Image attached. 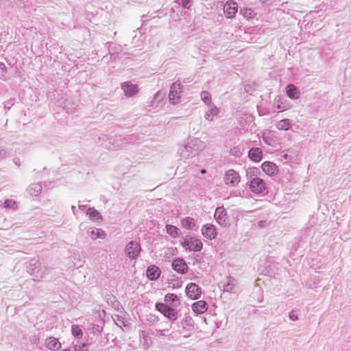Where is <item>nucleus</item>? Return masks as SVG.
<instances>
[{
	"mask_svg": "<svg viewBox=\"0 0 351 351\" xmlns=\"http://www.w3.org/2000/svg\"><path fill=\"white\" fill-rule=\"evenodd\" d=\"M204 147V143L202 141L192 138L186 145L180 147L178 152L182 159H189L197 156Z\"/></svg>",
	"mask_w": 351,
	"mask_h": 351,
	"instance_id": "f257e3e1",
	"label": "nucleus"
},
{
	"mask_svg": "<svg viewBox=\"0 0 351 351\" xmlns=\"http://www.w3.org/2000/svg\"><path fill=\"white\" fill-rule=\"evenodd\" d=\"M130 137H122L121 136H117L115 139L112 140L106 135L102 134L99 136L95 141L99 146H102L106 149H120L123 145L127 143Z\"/></svg>",
	"mask_w": 351,
	"mask_h": 351,
	"instance_id": "f03ea898",
	"label": "nucleus"
},
{
	"mask_svg": "<svg viewBox=\"0 0 351 351\" xmlns=\"http://www.w3.org/2000/svg\"><path fill=\"white\" fill-rule=\"evenodd\" d=\"M181 245L186 250L199 252L203 247L202 242L192 237H185L181 241Z\"/></svg>",
	"mask_w": 351,
	"mask_h": 351,
	"instance_id": "7ed1b4c3",
	"label": "nucleus"
},
{
	"mask_svg": "<svg viewBox=\"0 0 351 351\" xmlns=\"http://www.w3.org/2000/svg\"><path fill=\"white\" fill-rule=\"evenodd\" d=\"M157 311L170 320L175 321L178 319V311L170 307L167 304L158 302L155 305Z\"/></svg>",
	"mask_w": 351,
	"mask_h": 351,
	"instance_id": "20e7f679",
	"label": "nucleus"
},
{
	"mask_svg": "<svg viewBox=\"0 0 351 351\" xmlns=\"http://www.w3.org/2000/svg\"><path fill=\"white\" fill-rule=\"evenodd\" d=\"M182 84L176 82L172 84L169 93V102L173 105L180 103V94H181Z\"/></svg>",
	"mask_w": 351,
	"mask_h": 351,
	"instance_id": "39448f33",
	"label": "nucleus"
},
{
	"mask_svg": "<svg viewBox=\"0 0 351 351\" xmlns=\"http://www.w3.org/2000/svg\"><path fill=\"white\" fill-rule=\"evenodd\" d=\"M141 250L140 244L136 242L132 241L125 247V254L131 258L134 259L138 257Z\"/></svg>",
	"mask_w": 351,
	"mask_h": 351,
	"instance_id": "423d86ee",
	"label": "nucleus"
},
{
	"mask_svg": "<svg viewBox=\"0 0 351 351\" xmlns=\"http://www.w3.org/2000/svg\"><path fill=\"white\" fill-rule=\"evenodd\" d=\"M223 180L227 185L235 186L240 182V176L234 169H229L226 172Z\"/></svg>",
	"mask_w": 351,
	"mask_h": 351,
	"instance_id": "0eeeda50",
	"label": "nucleus"
},
{
	"mask_svg": "<svg viewBox=\"0 0 351 351\" xmlns=\"http://www.w3.org/2000/svg\"><path fill=\"white\" fill-rule=\"evenodd\" d=\"M250 189L252 193L260 194L266 189L265 182L260 178H254L250 182Z\"/></svg>",
	"mask_w": 351,
	"mask_h": 351,
	"instance_id": "6e6552de",
	"label": "nucleus"
},
{
	"mask_svg": "<svg viewBox=\"0 0 351 351\" xmlns=\"http://www.w3.org/2000/svg\"><path fill=\"white\" fill-rule=\"evenodd\" d=\"M186 294L192 300H197L202 294L201 288L195 283L191 282L186 287Z\"/></svg>",
	"mask_w": 351,
	"mask_h": 351,
	"instance_id": "1a4fd4ad",
	"label": "nucleus"
},
{
	"mask_svg": "<svg viewBox=\"0 0 351 351\" xmlns=\"http://www.w3.org/2000/svg\"><path fill=\"white\" fill-rule=\"evenodd\" d=\"M110 58L112 60H117L121 59L125 53L123 52V49L121 45H111L108 49Z\"/></svg>",
	"mask_w": 351,
	"mask_h": 351,
	"instance_id": "9d476101",
	"label": "nucleus"
},
{
	"mask_svg": "<svg viewBox=\"0 0 351 351\" xmlns=\"http://www.w3.org/2000/svg\"><path fill=\"white\" fill-rule=\"evenodd\" d=\"M238 11L237 3L233 1H227L223 6V12L228 19H232Z\"/></svg>",
	"mask_w": 351,
	"mask_h": 351,
	"instance_id": "9b49d317",
	"label": "nucleus"
},
{
	"mask_svg": "<svg viewBox=\"0 0 351 351\" xmlns=\"http://www.w3.org/2000/svg\"><path fill=\"white\" fill-rule=\"evenodd\" d=\"M172 268L179 274H184L188 272L189 267L183 258H177L172 262Z\"/></svg>",
	"mask_w": 351,
	"mask_h": 351,
	"instance_id": "f8f14e48",
	"label": "nucleus"
},
{
	"mask_svg": "<svg viewBox=\"0 0 351 351\" xmlns=\"http://www.w3.org/2000/svg\"><path fill=\"white\" fill-rule=\"evenodd\" d=\"M121 88L127 97H132L138 92V86L129 81L122 83Z\"/></svg>",
	"mask_w": 351,
	"mask_h": 351,
	"instance_id": "ddd939ff",
	"label": "nucleus"
},
{
	"mask_svg": "<svg viewBox=\"0 0 351 351\" xmlns=\"http://www.w3.org/2000/svg\"><path fill=\"white\" fill-rule=\"evenodd\" d=\"M214 217L219 225L223 226L227 225V213L223 207H217L215 210Z\"/></svg>",
	"mask_w": 351,
	"mask_h": 351,
	"instance_id": "4468645a",
	"label": "nucleus"
},
{
	"mask_svg": "<svg viewBox=\"0 0 351 351\" xmlns=\"http://www.w3.org/2000/svg\"><path fill=\"white\" fill-rule=\"evenodd\" d=\"M237 280L232 277H228L225 280L219 283V287L226 292H234Z\"/></svg>",
	"mask_w": 351,
	"mask_h": 351,
	"instance_id": "2eb2a0df",
	"label": "nucleus"
},
{
	"mask_svg": "<svg viewBox=\"0 0 351 351\" xmlns=\"http://www.w3.org/2000/svg\"><path fill=\"white\" fill-rule=\"evenodd\" d=\"M202 233L206 238L213 239L217 236V230L214 225L206 224L202 228Z\"/></svg>",
	"mask_w": 351,
	"mask_h": 351,
	"instance_id": "dca6fc26",
	"label": "nucleus"
},
{
	"mask_svg": "<svg viewBox=\"0 0 351 351\" xmlns=\"http://www.w3.org/2000/svg\"><path fill=\"white\" fill-rule=\"evenodd\" d=\"M263 171L269 176H272L278 172V167L272 162L265 161L261 165Z\"/></svg>",
	"mask_w": 351,
	"mask_h": 351,
	"instance_id": "f3484780",
	"label": "nucleus"
},
{
	"mask_svg": "<svg viewBox=\"0 0 351 351\" xmlns=\"http://www.w3.org/2000/svg\"><path fill=\"white\" fill-rule=\"evenodd\" d=\"M160 269L156 265H151L148 267L146 274L147 277L151 280H157L160 275Z\"/></svg>",
	"mask_w": 351,
	"mask_h": 351,
	"instance_id": "a211bd4d",
	"label": "nucleus"
},
{
	"mask_svg": "<svg viewBox=\"0 0 351 351\" xmlns=\"http://www.w3.org/2000/svg\"><path fill=\"white\" fill-rule=\"evenodd\" d=\"M193 311L198 314H202L207 311L208 304L204 300H199L192 304Z\"/></svg>",
	"mask_w": 351,
	"mask_h": 351,
	"instance_id": "6ab92c4d",
	"label": "nucleus"
},
{
	"mask_svg": "<svg viewBox=\"0 0 351 351\" xmlns=\"http://www.w3.org/2000/svg\"><path fill=\"white\" fill-rule=\"evenodd\" d=\"M248 156L252 160L259 162L263 156L262 150L258 147L251 148L248 152Z\"/></svg>",
	"mask_w": 351,
	"mask_h": 351,
	"instance_id": "aec40b11",
	"label": "nucleus"
},
{
	"mask_svg": "<svg viewBox=\"0 0 351 351\" xmlns=\"http://www.w3.org/2000/svg\"><path fill=\"white\" fill-rule=\"evenodd\" d=\"M287 96L291 99H298L300 97L298 88L293 84H289L286 87Z\"/></svg>",
	"mask_w": 351,
	"mask_h": 351,
	"instance_id": "412c9836",
	"label": "nucleus"
},
{
	"mask_svg": "<svg viewBox=\"0 0 351 351\" xmlns=\"http://www.w3.org/2000/svg\"><path fill=\"white\" fill-rule=\"evenodd\" d=\"M208 106L209 107V109L205 113L204 118L206 120L211 121L213 120L214 117L217 116L219 113V109L215 104Z\"/></svg>",
	"mask_w": 351,
	"mask_h": 351,
	"instance_id": "4be33fe9",
	"label": "nucleus"
},
{
	"mask_svg": "<svg viewBox=\"0 0 351 351\" xmlns=\"http://www.w3.org/2000/svg\"><path fill=\"white\" fill-rule=\"evenodd\" d=\"M180 326L182 328L186 331L191 332L194 329V322L192 318L186 317L180 322Z\"/></svg>",
	"mask_w": 351,
	"mask_h": 351,
	"instance_id": "5701e85b",
	"label": "nucleus"
},
{
	"mask_svg": "<svg viewBox=\"0 0 351 351\" xmlns=\"http://www.w3.org/2000/svg\"><path fill=\"white\" fill-rule=\"evenodd\" d=\"M165 301L166 303L169 304L173 307H177L180 305V300L178 297L173 293H167L165 296Z\"/></svg>",
	"mask_w": 351,
	"mask_h": 351,
	"instance_id": "b1692460",
	"label": "nucleus"
},
{
	"mask_svg": "<svg viewBox=\"0 0 351 351\" xmlns=\"http://www.w3.org/2000/svg\"><path fill=\"white\" fill-rule=\"evenodd\" d=\"M46 346L52 350H58L61 347V344L58 342V339L55 337H49L45 341Z\"/></svg>",
	"mask_w": 351,
	"mask_h": 351,
	"instance_id": "393cba45",
	"label": "nucleus"
},
{
	"mask_svg": "<svg viewBox=\"0 0 351 351\" xmlns=\"http://www.w3.org/2000/svg\"><path fill=\"white\" fill-rule=\"evenodd\" d=\"M292 125V122L289 119H284L276 123V127L279 130H288Z\"/></svg>",
	"mask_w": 351,
	"mask_h": 351,
	"instance_id": "a878e982",
	"label": "nucleus"
},
{
	"mask_svg": "<svg viewBox=\"0 0 351 351\" xmlns=\"http://www.w3.org/2000/svg\"><path fill=\"white\" fill-rule=\"evenodd\" d=\"M139 338H140V343L142 345L143 348L145 350H147V348H149V346H150V339L148 336L146 335L145 331H143V330L140 331Z\"/></svg>",
	"mask_w": 351,
	"mask_h": 351,
	"instance_id": "bb28decb",
	"label": "nucleus"
},
{
	"mask_svg": "<svg viewBox=\"0 0 351 351\" xmlns=\"http://www.w3.org/2000/svg\"><path fill=\"white\" fill-rule=\"evenodd\" d=\"M86 215L90 219L96 221L102 219V217L100 213L94 208H88L86 210Z\"/></svg>",
	"mask_w": 351,
	"mask_h": 351,
	"instance_id": "cd10ccee",
	"label": "nucleus"
},
{
	"mask_svg": "<svg viewBox=\"0 0 351 351\" xmlns=\"http://www.w3.org/2000/svg\"><path fill=\"white\" fill-rule=\"evenodd\" d=\"M27 191L32 196H38L42 191V186L38 183H34L28 187Z\"/></svg>",
	"mask_w": 351,
	"mask_h": 351,
	"instance_id": "c85d7f7f",
	"label": "nucleus"
},
{
	"mask_svg": "<svg viewBox=\"0 0 351 351\" xmlns=\"http://www.w3.org/2000/svg\"><path fill=\"white\" fill-rule=\"evenodd\" d=\"M165 228L167 234L170 235L171 237L177 238L180 235V230L177 227L173 225L167 224Z\"/></svg>",
	"mask_w": 351,
	"mask_h": 351,
	"instance_id": "c756f323",
	"label": "nucleus"
},
{
	"mask_svg": "<svg viewBox=\"0 0 351 351\" xmlns=\"http://www.w3.org/2000/svg\"><path fill=\"white\" fill-rule=\"evenodd\" d=\"M182 226L188 230H191L195 226V220L191 217H185L181 221Z\"/></svg>",
	"mask_w": 351,
	"mask_h": 351,
	"instance_id": "7c9ffc66",
	"label": "nucleus"
},
{
	"mask_svg": "<svg viewBox=\"0 0 351 351\" xmlns=\"http://www.w3.org/2000/svg\"><path fill=\"white\" fill-rule=\"evenodd\" d=\"M201 99L204 101V103L207 106L212 105L211 101V95L209 92L204 90L201 93L200 95Z\"/></svg>",
	"mask_w": 351,
	"mask_h": 351,
	"instance_id": "2f4dec72",
	"label": "nucleus"
},
{
	"mask_svg": "<svg viewBox=\"0 0 351 351\" xmlns=\"http://www.w3.org/2000/svg\"><path fill=\"white\" fill-rule=\"evenodd\" d=\"M90 235L91 239L95 240L98 238L104 239L105 237V233H104V231L102 230L101 229H95V230H93L90 232Z\"/></svg>",
	"mask_w": 351,
	"mask_h": 351,
	"instance_id": "473e14b6",
	"label": "nucleus"
},
{
	"mask_svg": "<svg viewBox=\"0 0 351 351\" xmlns=\"http://www.w3.org/2000/svg\"><path fill=\"white\" fill-rule=\"evenodd\" d=\"M72 335L78 339L81 338L83 335L82 329L77 325H72L71 326Z\"/></svg>",
	"mask_w": 351,
	"mask_h": 351,
	"instance_id": "72a5a7b5",
	"label": "nucleus"
},
{
	"mask_svg": "<svg viewBox=\"0 0 351 351\" xmlns=\"http://www.w3.org/2000/svg\"><path fill=\"white\" fill-rule=\"evenodd\" d=\"M3 206L6 208L16 210L17 208L16 203L14 200L7 199L3 202Z\"/></svg>",
	"mask_w": 351,
	"mask_h": 351,
	"instance_id": "f704fd0d",
	"label": "nucleus"
},
{
	"mask_svg": "<svg viewBox=\"0 0 351 351\" xmlns=\"http://www.w3.org/2000/svg\"><path fill=\"white\" fill-rule=\"evenodd\" d=\"M88 346V343H79L74 345V351H87L86 348Z\"/></svg>",
	"mask_w": 351,
	"mask_h": 351,
	"instance_id": "c9c22d12",
	"label": "nucleus"
},
{
	"mask_svg": "<svg viewBox=\"0 0 351 351\" xmlns=\"http://www.w3.org/2000/svg\"><path fill=\"white\" fill-rule=\"evenodd\" d=\"M169 285L171 286L173 289L180 288L182 287V282L179 280H172L169 282Z\"/></svg>",
	"mask_w": 351,
	"mask_h": 351,
	"instance_id": "e433bc0d",
	"label": "nucleus"
},
{
	"mask_svg": "<svg viewBox=\"0 0 351 351\" xmlns=\"http://www.w3.org/2000/svg\"><path fill=\"white\" fill-rule=\"evenodd\" d=\"M181 1L180 4L182 7L185 8H189L191 5V1L193 0H180Z\"/></svg>",
	"mask_w": 351,
	"mask_h": 351,
	"instance_id": "4c0bfd02",
	"label": "nucleus"
},
{
	"mask_svg": "<svg viewBox=\"0 0 351 351\" xmlns=\"http://www.w3.org/2000/svg\"><path fill=\"white\" fill-rule=\"evenodd\" d=\"M289 317L292 321H296L298 319V316L295 311H292L289 314Z\"/></svg>",
	"mask_w": 351,
	"mask_h": 351,
	"instance_id": "58836bf2",
	"label": "nucleus"
},
{
	"mask_svg": "<svg viewBox=\"0 0 351 351\" xmlns=\"http://www.w3.org/2000/svg\"><path fill=\"white\" fill-rule=\"evenodd\" d=\"M3 105H4V108L5 109H10V108L14 105V103L12 101V100H8V101H6L3 103Z\"/></svg>",
	"mask_w": 351,
	"mask_h": 351,
	"instance_id": "ea45409f",
	"label": "nucleus"
},
{
	"mask_svg": "<svg viewBox=\"0 0 351 351\" xmlns=\"http://www.w3.org/2000/svg\"><path fill=\"white\" fill-rule=\"evenodd\" d=\"M30 265H33L34 267V269H36L40 265V263L37 261H32Z\"/></svg>",
	"mask_w": 351,
	"mask_h": 351,
	"instance_id": "a19ab883",
	"label": "nucleus"
},
{
	"mask_svg": "<svg viewBox=\"0 0 351 351\" xmlns=\"http://www.w3.org/2000/svg\"><path fill=\"white\" fill-rule=\"evenodd\" d=\"M319 283V280L318 279H316L315 281H313V285L310 284L309 286L311 288L316 287Z\"/></svg>",
	"mask_w": 351,
	"mask_h": 351,
	"instance_id": "79ce46f5",
	"label": "nucleus"
},
{
	"mask_svg": "<svg viewBox=\"0 0 351 351\" xmlns=\"http://www.w3.org/2000/svg\"><path fill=\"white\" fill-rule=\"evenodd\" d=\"M168 330H169L168 329L159 330L158 332L160 336H165V335H167L166 332H167Z\"/></svg>",
	"mask_w": 351,
	"mask_h": 351,
	"instance_id": "37998d69",
	"label": "nucleus"
},
{
	"mask_svg": "<svg viewBox=\"0 0 351 351\" xmlns=\"http://www.w3.org/2000/svg\"><path fill=\"white\" fill-rule=\"evenodd\" d=\"M0 69L5 71H6V66L3 62H0Z\"/></svg>",
	"mask_w": 351,
	"mask_h": 351,
	"instance_id": "c03bdc74",
	"label": "nucleus"
},
{
	"mask_svg": "<svg viewBox=\"0 0 351 351\" xmlns=\"http://www.w3.org/2000/svg\"><path fill=\"white\" fill-rule=\"evenodd\" d=\"M5 156V152L3 149H0V159Z\"/></svg>",
	"mask_w": 351,
	"mask_h": 351,
	"instance_id": "a18cd8bd",
	"label": "nucleus"
},
{
	"mask_svg": "<svg viewBox=\"0 0 351 351\" xmlns=\"http://www.w3.org/2000/svg\"><path fill=\"white\" fill-rule=\"evenodd\" d=\"M250 89H251V88H250V85H246V86H245V90L246 92H247V93H248V92H250Z\"/></svg>",
	"mask_w": 351,
	"mask_h": 351,
	"instance_id": "49530a36",
	"label": "nucleus"
},
{
	"mask_svg": "<svg viewBox=\"0 0 351 351\" xmlns=\"http://www.w3.org/2000/svg\"><path fill=\"white\" fill-rule=\"evenodd\" d=\"M85 207H86V205H82V204H79V205H78V208L80 210H83L84 208H85Z\"/></svg>",
	"mask_w": 351,
	"mask_h": 351,
	"instance_id": "de8ad7c7",
	"label": "nucleus"
},
{
	"mask_svg": "<svg viewBox=\"0 0 351 351\" xmlns=\"http://www.w3.org/2000/svg\"><path fill=\"white\" fill-rule=\"evenodd\" d=\"M72 212L75 215L76 207L75 206H71Z\"/></svg>",
	"mask_w": 351,
	"mask_h": 351,
	"instance_id": "09e8293b",
	"label": "nucleus"
},
{
	"mask_svg": "<svg viewBox=\"0 0 351 351\" xmlns=\"http://www.w3.org/2000/svg\"><path fill=\"white\" fill-rule=\"evenodd\" d=\"M263 138L265 143L269 144V141H267V136L265 134H263Z\"/></svg>",
	"mask_w": 351,
	"mask_h": 351,
	"instance_id": "8fccbe9b",
	"label": "nucleus"
},
{
	"mask_svg": "<svg viewBox=\"0 0 351 351\" xmlns=\"http://www.w3.org/2000/svg\"><path fill=\"white\" fill-rule=\"evenodd\" d=\"M264 223L265 222L263 221H258V225L259 227H263Z\"/></svg>",
	"mask_w": 351,
	"mask_h": 351,
	"instance_id": "3c124183",
	"label": "nucleus"
},
{
	"mask_svg": "<svg viewBox=\"0 0 351 351\" xmlns=\"http://www.w3.org/2000/svg\"><path fill=\"white\" fill-rule=\"evenodd\" d=\"M94 328L96 329V330H97V331L100 332V330H99V326L98 325L95 326Z\"/></svg>",
	"mask_w": 351,
	"mask_h": 351,
	"instance_id": "603ef678",
	"label": "nucleus"
},
{
	"mask_svg": "<svg viewBox=\"0 0 351 351\" xmlns=\"http://www.w3.org/2000/svg\"><path fill=\"white\" fill-rule=\"evenodd\" d=\"M117 321H119V322L123 323V322L119 319V316H117Z\"/></svg>",
	"mask_w": 351,
	"mask_h": 351,
	"instance_id": "864d4df0",
	"label": "nucleus"
},
{
	"mask_svg": "<svg viewBox=\"0 0 351 351\" xmlns=\"http://www.w3.org/2000/svg\"><path fill=\"white\" fill-rule=\"evenodd\" d=\"M201 173H206V170L205 169H202L201 170Z\"/></svg>",
	"mask_w": 351,
	"mask_h": 351,
	"instance_id": "5fc2aeb1",
	"label": "nucleus"
},
{
	"mask_svg": "<svg viewBox=\"0 0 351 351\" xmlns=\"http://www.w3.org/2000/svg\"><path fill=\"white\" fill-rule=\"evenodd\" d=\"M189 336H190V335H189H189H184V337H185V338H186V337H189Z\"/></svg>",
	"mask_w": 351,
	"mask_h": 351,
	"instance_id": "6e6d98bb",
	"label": "nucleus"
}]
</instances>
